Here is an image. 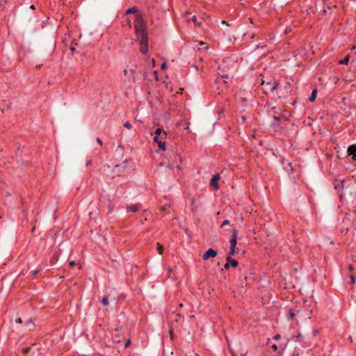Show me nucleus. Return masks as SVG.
I'll return each instance as SVG.
<instances>
[{
    "instance_id": "obj_15",
    "label": "nucleus",
    "mask_w": 356,
    "mask_h": 356,
    "mask_svg": "<svg viewBox=\"0 0 356 356\" xmlns=\"http://www.w3.org/2000/svg\"><path fill=\"white\" fill-rule=\"evenodd\" d=\"M198 45H199V47H197L198 50H202V49L207 50L209 49V46L203 42H199Z\"/></svg>"
},
{
    "instance_id": "obj_27",
    "label": "nucleus",
    "mask_w": 356,
    "mask_h": 356,
    "mask_svg": "<svg viewBox=\"0 0 356 356\" xmlns=\"http://www.w3.org/2000/svg\"><path fill=\"white\" fill-rule=\"evenodd\" d=\"M350 282H351V284H354V283H355V277H354L353 275H350Z\"/></svg>"
},
{
    "instance_id": "obj_8",
    "label": "nucleus",
    "mask_w": 356,
    "mask_h": 356,
    "mask_svg": "<svg viewBox=\"0 0 356 356\" xmlns=\"http://www.w3.org/2000/svg\"><path fill=\"white\" fill-rule=\"evenodd\" d=\"M347 153L349 156H352V159L353 158H356V145H351L348 147Z\"/></svg>"
},
{
    "instance_id": "obj_11",
    "label": "nucleus",
    "mask_w": 356,
    "mask_h": 356,
    "mask_svg": "<svg viewBox=\"0 0 356 356\" xmlns=\"http://www.w3.org/2000/svg\"><path fill=\"white\" fill-rule=\"evenodd\" d=\"M282 90H283L282 95L284 96L289 95V94H290V92H291V87H290V83H286V84L283 87Z\"/></svg>"
},
{
    "instance_id": "obj_40",
    "label": "nucleus",
    "mask_w": 356,
    "mask_h": 356,
    "mask_svg": "<svg viewBox=\"0 0 356 356\" xmlns=\"http://www.w3.org/2000/svg\"><path fill=\"white\" fill-rule=\"evenodd\" d=\"M229 223V221L228 220H224V226L226 225H228Z\"/></svg>"
},
{
    "instance_id": "obj_19",
    "label": "nucleus",
    "mask_w": 356,
    "mask_h": 356,
    "mask_svg": "<svg viewBox=\"0 0 356 356\" xmlns=\"http://www.w3.org/2000/svg\"><path fill=\"white\" fill-rule=\"evenodd\" d=\"M295 316V313L293 311V309H289V312H288V314H287V318L288 320H292L293 318Z\"/></svg>"
},
{
    "instance_id": "obj_36",
    "label": "nucleus",
    "mask_w": 356,
    "mask_h": 356,
    "mask_svg": "<svg viewBox=\"0 0 356 356\" xmlns=\"http://www.w3.org/2000/svg\"><path fill=\"white\" fill-rule=\"evenodd\" d=\"M33 323V322H32V318H29V319L26 321V325H27L31 324V323Z\"/></svg>"
},
{
    "instance_id": "obj_20",
    "label": "nucleus",
    "mask_w": 356,
    "mask_h": 356,
    "mask_svg": "<svg viewBox=\"0 0 356 356\" xmlns=\"http://www.w3.org/2000/svg\"><path fill=\"white\" fill-rule=\"evenodd\" d=\"M114 208H115L114 204L112 203V202L111 200H108V212L111 213L113 211Z\"/></svg>"
},
{
    "instance_id": "obj_22",
    "label": "nucleus",
    "mask_w": 356,
    "mask_h": 356,
    "mask_svg": "<svg viewBox=\"0 0 356 356\" xmlns=\"http://www.w3.org/2000/svg\"><path fill=\"white\" fill-rule=\"evenodd\" d=\"M101 303L104 305V306H106L108 305V298L107 296H104L102 300H101Z\"/></svg>"
},
{
    "instance_id": "obj_17",
    "label": "nucleus",
    "mask_w": 356,
    "mask_h": 356,
    "mask_svg": "<svg viewBox=\"0 0 356 356\" xmlns=\"http://www.w3.org/2000/svg\"><path fill=\"white\" fill-rule=\"evenodd\" d=\"M157 145L163 151L165 150V143L163 142L162 140H160L159 142H157Z\"/></svg>"
},
{
    "instance_id": "obj_6",
    "label": "nucleus",
    "mask_w": 356,
    "mask_h": 356,
    "mask_svg": "<svg viewBox=\"0 0 356 356\" xmlns=\"http://www.w3.org/2000/svg\"><path fill=\"white\" fill-rule=\"evenodd\" d=\"M216 255H217V252L212 248H209L208 250H207L204 253V254L202 256V259L204 260H207L210 257H215Z\"/></svg>"
},
{
    "instance_id": "obj_25",
    "label": "nucleus",
    "mask_w": 356,
    "mask_h": 356,
    "mask_svg": "<svg viewBox=\"0 0 356 356\" xmlns=\"http://www.w3.org/2000/svg\"><path fill=\"white\" fill-rule=\"evenodd\" d=\"M73 44H74V41L72 42L71 47H70V51H72V54H74V51H76L75 47H74L72 46Z\"/></svg>"
},
{
    "instance_id": "obj_46",
    "label": "nucleus",
    "mask_w": 356,
    "mask_h": 356,
    "mask_svg": "<svg viewBox=\"0 0 356 356\" xmlns=\"http://www.w3.org/2000/svg\"><path fill=\"white\" fill-rule=\"evenodd\" d=\"M91 164V161H88L87 163H86V165H89Z\"/></svg>"
},
{
    "instance_id": "obj_26",
    "label": "nucleus",
    "mask_w": 356,
    "mask_h": 356,
    "mask_svg": "<svg viewBox=\"0 0 356 356\" xmlns=\"http://www.w3.org/2000/svg\"><path fill=\"white\" fill-rule=\"evenodd\" d=\"M216 112H217V113H218V115H221V113H222V107H219V108H218V109H217V111H216Z\"/></svg>"
},
{
    "instance_id": "obj_13",
    "label": "nucleus",
    "mask_w": 356,
    "mask_h": 356,
    "mask_svg": "<svg viewBox=\"0 0 356 356\" xmlns=\"http://www.w3.org/2000/svg\"><path fill=\"white\" fill-rule=\"evenodd\" d=\"M155 136L159 137L161 134H163L165 137L167 136L166 132L163 130L161 128H157L154 132Z\"/></svg>"
},
{
    "instance_id": "obj_35",
    "label": "nucleus",
    "mask_w": 356,
    "mask_h": 356,
    "mask_svg": "<svg viewBox=\"0 0 356 356\" xmlns=\"http://www.w3.org/2000/svg\"><path fill=\"white\" fill-rule=\"evenodd\" d=\"M76 265V262L74 261H72L70 262V266H74Z\"/></svg>"
},
{
    "instance_id": "obj_14",
    "label": "nucleus",
    "mask_w": 356,
    "mask_h": 356,
    "mask_svg": "<svg viewBox=\"0 0 356 356\" xmlns=\"http://www.w3.org/2000/svg\"><path fill=\"white\" fill-rule=\"evenodd\" d=\"M138 13V9L136 7L134 6V7H131L129 8H128L126 12H125V14L127 15H129V14H132V13Z\"/></svg>"
},
{
    "instance_id": "obj_16",
    "label": "nucleus",
    "mask_w": 356,
    "mask_h": 356,
    "mask_svg": "<svg viewBox=\"0 0 356 356\" xmlns=\"http://www.w3.org/2000/svg\"><path fill=\"white\" fill-rule=\"evenodd\" d=\"M156 250L159 254H162L163 252L164 248L161 244H160L159 243H156Z\"/></svg>"
},
{
    "instance_id": "obj_41",
    "label": "nucleus",
    "mask_w": 356,
    "mask_h": 356,
    "mask_svg": "<svg viewBox=\"0 0 356 356\" xmlns=\"http://www.w3.org/2000/svg\"><path fill=\"white\" fill-rule=\"evenodd\" d=\"M159 137L161 138V140H163V138H166L163 134H161Z\"/></svg>"
},
{
    "instance_id": "obj_18",
    "label": "nucleus",
    "mask_w": 356,
    "mask_h": 356,
    "mask_svg": "<svg viewBox=\"0 0 356 356\" xmlns=\"http://www.w3.org/2000/svg\"><path fill=\"white\" fill-rule=\"evenodd\" d=\"M317 91L316 90H314L312 92L311 96L309 98V100L310 102H314L316 98Z\"/></svg>"
},
{
    "instance_id": "obj_23",
    "label": "nucleus",
    "mask_w": 356,
    "mask_h": 356,
    "mask_svg": "<svg viewBox=\"0 0 356 356\" xmlns=\"http://www.w3.org/2000/svg\"><path fill=\"white\" fill-rule=\"evenodd\" d=\"M31 350V346H28V347H25L22 349V353L24 354H27L30 352V350Z\"/></svg>"
},
{
    "instance_id": "obj_24",
    "label": "nucleus",
    "mask_w": 356,
    "mask_h": 356,
    "mask_svg": "<svg viewBox=\"0 0 356 356\" xmlns=\"http://www.w3.org/2000/svg\"><path fill=\"white\" fill-rule=\"evenodd\" d=\"M124 127L127 129H131L132 128L131 124L128 121L124 124Z\"/></svg>"
},
{
    "instance_id": "obj_47",
    "label": "nucleus",
    "mask_w": 356,
    "mask_h": 356,
    "mask_svg": "<svg viewBox=\"0 0 356 356\" xmlns=\"http://www.w3.org/2000/svg\"><path fill=\"white\" fill-rule=\"evenodd\" d=\"M224 79H228V75L224 74Z\"/></svg>"
},
{
    "instance_id": "obj_2",
    "label": "nucleus",
    "mask_w": 356,
    "mask_h": 356,
    "mask_svg": "<svg viewBox=\"0 0 356 356\" xmlns=\"http://www.w3.org/2000/svg\"><path fill=\"white\" fill-rule=\"evenodd\" d=\"M232 234L229 238L230 248L228 254L229 255H234L235 253L238 252V250H236V246L237 243V237H238V231L236 229H233L232 231Z\"/></svg>"
},
{
    "instance_id": "obj_45",
    "label": "nucleus",
    "mask_w": 356,
    "mask_h": 356,
    "mask_svg": "<svg viewBox=\"0 0 356 356\" xmlns=\"http://www.w3.org/2000/svg\"><path fill=\"white\" fill-rule=\"evenodd\" d=\"M127 73H128V71H127V70H124V75H127Z\"/></svg>"
},
{
    "instance_id": "obj_34",
    "label": "nucleus",
    "mask_w": 356,
    "mask_h": 356,
    "mask_svg": "<svg viewBox=\"0 0 356 356\" xmlns=\"http://www.w3.org/2000/svg\"><path fill=\"white\" fill-rule=\"evenodd\" d=\"M159 137H158V136H154V140L155 143H157V142H159L160 140L159 139Z\"/></svg>"
},
{
    "instance_id": "obj_1",
    "label": "nucleus",
    "mask_w": 356,
    "mask_h": 356,
    "mask_svg": "<svg viewBox=\"0 0 356 356\" xmlns=\"http://www.w3.org/2000/svg\"><path fill=\"white\" fill-rule=\"evenodd\" d=\"M134 29L137 40L140 44V51L142 54H147L149 51L148 34L146 23L141 14H137L134 19Z\"/></svg>"
},
{
    "instance_id": "obj_43",
    "label": "nucleus",
    "mask_w": 356,
    "mask_h": 356,
    "mask_svg": "<svg viewBox=\"0 0 356 356\" xmlns=\"http://www.w3.org/2000/svg\"><path fill=\"white\" fill-rule=\"evenodd\" d=\"M224 25L226 24L227 26H229L230 24L226 22L225 21L223 22Z\"/></svg>"
},
{
    "instance_id": "obj_21",
    "label": "nucleus",
    "mask_w": 356,
    "mask_h": 356,
    "mask_svg": "<svg viewBox=\"0 0 356 356\" xmlns=\"http://www.w3.org/2000/svg\"><path fill=\"white\" fill-rule=\"evenodd\" d=\"M349 62V56H346L343 59L339 61V64L347 65Z\"/></svg>"
},
{
    "instance_id": "obj_3",
    "label": "nucleus",
    "mask_w": 356,
    "mask_h": 356,
    "mask_svg": "<svg viewBox=\"0 0 356 356\" xmlns=\"http://www.w3.org/2000/svg\"><path fill=\"white\" fill-rule=\"evenodd\" d=\"M127 161H124L123 163L115 165L113 169V172L117 176H121L123 175L127 170Z\"/></svg>"
},
{
    "instance_id": "obj_39",
    "label": "nucleus",
    "mask_w": 356,
    "mask_h": 356,
    "mask_svg": "<svg viewBox=\"0 0 356 356\" xmlns=\"http://www.w3.org/2000/svg\"><path fill=\"white\" fill-rule=\"evenodd\" d=\"M280 338V334H276V335L273 337V339H275V340H277V339H279Z\"/></svg>"
},
{
    "instance_id": "obj_49",
    "label": "nucleus",
    "mask_w": 356,
    "mask_h": 356,
    "mask_svg": "<svg viewBox=\"0 0 356 356\" xmlns=\"http://www.w3.org/2000/svg\"><path fill=\"white\" fill-rule=\"evenodd\" d=\"M179 307H183V304H182V303H180V304L179 305Z\"/></svg>"
},
{
    "instance_id": "obj_51",
    "label": "nucleus",
    "mask_w": 356,
    "mask_h": 356,
    "mask_svg": "<svg viewBox=\"0 0 356 356\" xmlns=\"http://www.w3.org/2000/svg\"><path fill=\"white\" fill-rule=\"evenodd\" d=\"M194 356H199L197 353H194Z\"/></svg>"
},
{
    "instance_id": "obj_5",
    "label": "nucleus",
    "mask_w": 356,
    "mask_h": 356,
    "mask_svg": "<svg viewBox=\"0 0 356 356\" xmlns=\"http://www.w3.org/2000/svg\"><path fill=\"white\" fill-rule=\"evenodd\" d=\"M220 179V175L219 173L216 174L210 180V186L213 187L216 190H218L220 188L218 181Z\"/></svg>"
},
{
    "instance_id": "obj_7",
    "label": "nucleus",
    "mask_w": 356,
    "mask_h": 356,
    "mask_svg": "<svg viewBox=\"0 0 356 356\" xmlns=\"http://www.w3.org/2000/svg\"><path fill=\"white\" fill-rule=\"evenodd\" d=\"M221 79H222V75L220 77L218 76L213 86V87L216 90V92L218 95V96H220L221 93L220 86H219Z\"/></svg>"
},
{
    "instance_id": "obj_32",
    "label": "nucleus",
    "mask_w": 356,
    "mask_h": 356,
    "mask_svg": "<svg viewBox=\"0 0 356 356\" xmlns=\"http://www.w3.org/2000/svg\"><path fill=\"white\" fill-rule=\"evenodd\" d=\"M15 322L17 323H22V320L21 318H18L16 319Z\"/></svg>"
},
{
    "instance_id": "obj_38",
    "label": "nucleus",
    "mask_w": 356,
    "mask_h": 356,
    "mask_svg": "<svg viewBox=\"0 0 356 356\" xmlns=\"http://www.w3.org/2000/svg\"><path fill=\"white\" fill-rule=\"evenodd\" d=\"M348 269H349L350 271H353L354 270L353 266V265H350L348 266Z\"/></svg>"
},
{
    "instance_id": "obj_42",
    "label": "nucleus",
    "mask_w": 356,
    "mask_h": 356,
    "mask_svg": "<svg viewBox=\"0 0 356 356\" xmlns=\"http://www.w3.org/2000/svg\"><path fill=\"white\" fill-rule=\"evenodd\" d=\"M176 315H177L179 318H183V316H181V314H176Z\"/></svg>"
},
{
    "instance_id": "obj_10",
    "label": "nucleus",
    "mask_w": 356,
    "mask_h": 356,
    "mask_svg": "<svg viewBox=\"0 0 356 356\" xmlns=\"http://www.w3.org/2000/svg\"><path fill=\"white\" fill-rule=\"evenodd\" d=\"M266 85L269 86V88L271 91H273L276 89H279L280 88V83H272V82H267Z\"/></svg>"
},
{
    "instance_id": "obj_9",
    "label": "nucleus",
    "mask_w": 356,
    "mask_h": 356,
    "mask_svg": "<svg viewBox=\"0 0 356 356\" xmlns=\"http://www.w3.org/2000/svg\"><path fill=\"white\" fill-rule=\"evenodd\" d=\"M140 204H136L133 205H129L127 207V210L128 212H136L139 210Z\"/></svg>"
},
{
    "instance_id": "obj_33",
    "label": "nucleus",
    "mask_w": 356,
    "mask_h": 356,
    "mask_svg": "<svg viewBox=\"0 0 356 356\" xmlns=\"http://www.w3.org/2000/svg\"><path fill=\"white\" fill-rule=\"evenodd\" d=\"M272 349L275 351H276L277 350V345L275 344H273L272 346H271Z\"/></svg>"
},
{
    "instance_id": "obj_4",
    "label": "nucleus",
    "mask_w": 356,
    "mask_h": 356,
    "mask_svg": "<svg viewBox=\"0 0 356 356\" xmlns=\"http://www.w3.org/2000/svg\"><path fill=\"white\" fill-rule=\"evenodd\" d=\"M232 255H229L228 254L227 257H226V264H224V268L227 269L229 268V266H232L233 268H235L238 266V261L236 259H232Z\"/></svg>"
},
{
    "instance_id": "obj_48",
    "label": "nucleus",
    "mask_w": 356,
    "mask_h": 356,
    "mask_svg": "<svg viewBox=\"0 0 356 356\" xmlns=\"http://www.w3.org/2000/svg\"><path fill=\"white\" fill-rule=\"evenodd\" d=\"M228 40H229V42H232V38L229 37Z\"/></svg>"
},
{
    "instance_id": "obj_37",
    "label": "nucleus",
    "mask_w": 356,
    "mask_h": 356,
    "mask_svg": "<svg viewBox=\"0 0 356 356\" xmlns=\"http://www.w3.org/2000/svg\"><path fill=\"white\" fill-rule=\"evenodd\" d=\"M273 119L275 120H276V121H280V117H279V116H274Z\"/></svg>"
},
{
    "instance_id": "obj_29",
    "label": "nucleus",
    "mask_w": 356,
    "mask_h": 356,
    "mask_svg": "<svg viewBox=\"0 0 356 356\" xmlns=\"http://www.w3.org/2000/svg\"><path fill=\"white\" fill-rule=\"evenodd\" d=\"M97 142L101 146L103 145L102 140L99 138H97Z\"/></svg>"
},
{
    "instance_id": "obj_12",
    "label": "nucleus",
    "mask_w": 356,
    "mask_h": 356,
    "mask_svg": "<svg viewBox=\"0 0 356 356\" xmlns=\"http://www.w3.org/2000/svg\"><path fill=\"white\" fill-rule=\"evenodd\" d=\"M343 181H338L337 180H335V182L334 184V188L335 190H340L341 188H343Z\"/></svg>"
},
{
    "instance_id": "obj_50",
    "label": "nucleus",
    "mask_w": 356,
    "mask_h": 356,
    "mask_svg": "<svg viewBox=\"0 0 356 356\" xmlns=\"http://www.w3.org/2000/svg\"><path fill=\"white\" fill-rule=\"evenodd\" d=\"M31 8H32V9H35V6H34V5H32V6H31Z\"/></svg>"
},
{
    "instance_id": "obj_53",
    "label": "nucleus",
    "mask_w": 356,
    "mask_h": 356,
    "mask_svg": "<svg viewBox=\"0 0 356 356\" xmlns=\"http://www.w3.org/2000/svg\"><path fill=\"white\" fill-rule=\"evenodd\" d=\"M353 161H356V158H353Z\"/></svg>"
},
{
    "instance_id": "obj_52",
    "label": "nucleus",
    "mask_w": 356,
    "mask_h": 356,
    "mask_svg": "<svg viewBox=\"0 0 356 356\" xmlns=\"http://www.w3.org/2000/svg\"><path fill=\"white\" fill-rule=\"evenodd\" d=\"M220 227H222V222L220 225Z\"/></svg>"
},
{
    "instance_id": "obj_30",
    "label": "nucleus",
    "mask_w": 356,
    "mask_h": 356,
    "mask_svg": "<svg viewBox=\"0 0 356 356\" xmlns=\"http://www.w3.org/2000/svg\"><path fill=\"white\" fill-rule=\"evenodd\" d=\"M166 68V63H163L161 65V70H164Z\"/></svg>"
},
{
    "instance_id": "obj_44",
    "label": "nucleus",
    "mask_w": 356,
    "mask_h": 356,
    "mask_svg": "<svg viewBox=\"0 0 356 356\" xmlns=\"http://www.w3.org/2000/svg\"><path fill=\"white\" fill-rule=\"evenodd\" d=\"M192 20L195 22L196 20V16H195V15L193 16L192 17Z\"/></svg>"
},
{
    "instance_id": "obj_31",
    "label": "nucleus",
    "mask_w": 356,
    "mask_h": 356,
    "mask_svg": "<svg viewBox=\"0 0 356 356\" xmlns=\"http://www.w3.org/2000/svg\"><path fill=\"white\" fill-rule=\"evenodd\" d=\"M175 159H179V161L181 162V155H179V154H177V155L175 156Z\"/></svg>"
},
{
    "instance_id": "obj_28",
    "label": "nucleus",
    "mask_w": 356,
    "mask_h": 356,
    "mask_svg": "<svg viewBox=\"0 0 356 356\" xmlns=\"http://www.w3.org/2000/svg\"><path fill=\"white\" fill-rule=\"evenodd\" d=\"M130 343H131V340H130V339H128V340L125 342V343H124V348H127V347L129 346V344H130Z\"/></svg>"
}]
</instances>
